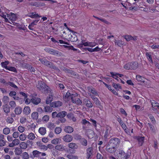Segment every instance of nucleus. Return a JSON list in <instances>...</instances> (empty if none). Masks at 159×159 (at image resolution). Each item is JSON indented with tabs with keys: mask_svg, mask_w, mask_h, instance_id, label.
Segmentation results:
<instances>
[{
	"mask_svg": "<svg viewBox=\"0 0 159 159\" xmlns=\"http://www.w3.org/2000/svg\"><path fill=\"white\" fill-rule=\"evenodd\" d=\"M22 158L23 159H29L30 158V156L27 152H25L22 154Z\"/></svg>",
	"mask_w": 159,
	"mask_h": 159,
	"instance_id": "obj_45",
	"label": "nucleus"
},
{
	"mask_svg": "<svg viewBox=\"0 0 159 159\" xmlns=\"http://www.w3.org/2000/svg\"><path fill=\"white\" fill-rule=\"evenodd\" d=\"M29 5H31L32 6H35L38 7L42 6H43V5L44 4L43 3L40 2L39 3H38L37 2H30V3H29Z\"/></svg>",
	"mask_w": 159,
	"mask_h": 159,
	"instance_id": "obj_21",
	"label": "nucleus"
},
{
	"mask_svg": "<svg viewBox=\"0 0 159 159\" xmlns=\"http://www.w3.org/2000/svg\"><path fill=\"white\" fill-rule=\"evenodd\" d=\"M136 78L137 80L139 82H143V83H144V78L139 75H136Z\"/></svg>",
	"mask_w": 159,
	"mask_h": 159,
	"instance_id": "obj_25",
	"label": "nucleus"
},
{
	"mask_svg": "<svg viewBox=\"0 0 159 159\" xmlns=\"http://www.w3.org/2000/svg\"><path fill=\"white\" fill-rule=\"evenodd\" d=\"M20 141L19 139H14L12 142L10 143L9 144V147L11 148H13L14 146L18 145L20 144Z\"/></svg>",
	"mask_w": 159,
	"mask_h": 159,
	"instance_id": "obj_11",
	"label": "nucleus"
},
{
	"mask_svg": "<svg viewBox=\"0 0 159 159\" xmlns=\"http://www.w3.org/2000/svg\"><path fill=\"white\" fill-rule=\"evenodd\" d=\"M14 119L12 117H8L6 119V121L7 123L12 124L14 122Z\"/></svg>",
	"mask_w": 159,
	"mask_h": 159,
	"instance_id": "obj_56",
	"label": "nucleus"
},
{
	"mask_svg": "<svg viewBox=\"0 0 159 159\" xmlns=\"http://www.w3.org/2000/svg\"><path fill=\"white\" fill-rule=\"evenodd\" d=\"M146 55L147 56V58L149 60V61L152 63L153 61L152 60V57L151 55L150 54V53L148 52H146Z\"/></svg>",
	"mask_w": 159,
	"mask_h": 159,
	"instance_id": "obj_47",
	"label": "nucleus"
},
{
	"mask_svg": "<svg viewBox=\"0 0 159 159\" xmlns=\"http://www.w3.org/2000/svg\"><path fill=\"white\" fill-rule=\"evenodd\" d=\"M112 86L116 90H119V89H122L120 84H116L114 83H113Z\"/></svg>",
	"mask_w": 159,
	"mask_h": 159,
	"instance_id": "obj_39",
	"label": "nucleus"
},
{
	"mask_svg": "<svg viewBox=\"0 0 159 159\" xmlns=\"http://www.w3.org/2000/svg\"><path fill=\"white\" fill-rule=\"evenodd\" d=\"M31 117L33 120H37L39 117L38 113L37 112H33L31 114Z\"/></svg>",
	"mask_w": 159,
	"mask_h": 159,
	"instance_id": "obj_32",
	"label": "nucleus"
},
{
	"mask_svg": "<svg viewBox=\"0 0 159 159\" xmlns=\"http://www.w3.org/2000/svg\"><path fill=\"white\" fill-rule=\"evenodd\" d=\"M26 120V119L25 117H22L20 119V122L21 124L25 123Z\"/></svg>",
	"mask_w": 159,
	"mask_h": 159,
	"instance_id": "obj_63",
	"label": "nucleus"
},
{
	"mask_svg": "<svg viewBox=\"0 0 159 159\" xmlns=\"http://www.w3.org/2000/svg\"><path fill=\"white\" fill-rule=\"evenodd\" d=\"M52 107L49 106H45L44 107V110L46 112H51L52 111L53 109L52 108Z\"/></svg>",
	"mask_w": 159,
	"mask_h": 159,
	"instance_id": "obj_35",
	"label": "nucleus"
},
{
	"mask_svg": "<svg viewBox=\"0 0 159 159\" xmlns=\"http://www.w3.org/2000/svg\"><path fill=\"white\" fill-rule=\"evenodd\" d=\"M148 116L151 120V121L153 123L155 122V120L154 116L151 114H149Z\"/></svg>",
	"mask_w": 159,
	"mask_h": 159,
	"instance_id": "obj_61",
	"label": "nucleus"
},
{
	"mask_svg": "<svg viewBox=\"0 0 159 159\" xmlns=\"http://www.w3.org/2000/svg\"><path fill=\"white\" fill-rule=\"evenodd\" d=\"M144 137L138 136L137 137V140L139 142V144L142 146L144 142Z\"/></svg>",
	"mask_w": 159,
	"mask_h": 159,
	"instance_id": "obj_27",
	"label": "nucleus"
},
{
	"mask_svg": "<svg viewBox=\"0 0 159 159\" xmlns=\"http://www.w3.org/2000/svg\"><path fill=\"white\" fill-rule=\"evenodd\" d=\"M25 130V128L22 126H19L18 127V130L20 133L23 132Z\"/></svg>",
	"mask_w": 159,
	"mask_h": 159,
	"instance_id": "obj_64",
	"label": "nucleus"
},
{
	"mask_svg": "<svg viewBox=\"0 0 159 159\" xmlns=\"http://www.w3.org/2000/svg\"><path fill=\"white\" fill-rule=\"evenodd\" d=\"M111 128L109 126L107 125L106 127L105 131L104 137L105 139H107L108 137L111 134Z\"/></svg>",
	"mask_w": 159,
	"mask_h": 159,
	"instance_id": "obj_10",
	"label": "nucleus"
},
{
	"mask_svg": "<svg viewBox=\"0 0 159 159\" xmlns=\"http://www.w3.org/2000/svg\"><path fill=\"white\" fill-rule=\"evenodd\" d=\"M8 85L12 87V88H14L15 89H18L17 86L13 82H8L7 83V86Z\"/></svg>",
	"mask_w": 159,
	"mask_h": 159,
	"instance_id": "obj_46",
	"label": "nucleus"
},
{
	"mask_svg": "<svg viewBox=\"0 0 159 159\" xmlns=\"http://www.w3.org/2000/svg\"><path fill=\"white\" fill-rule=\"evenodd\" d=\"M55 148L59 151H63L65 150V146L61 144L57 145L55 146Z\"/></svg>",
	"mask_w": 159,
	"mask_h": 159,
	"instance_id": "obj_20",
	"label": "nucleus"
},
{
	"mask_svg": "<svg viewBox=\"0 0 159 159\" xmlns=\"http://www.w3.org/2000/svg\"><path fill=\"white\" fill-rule=\"evenodd\" d=\"M47 126L48 128L51 129H53L55 127L54 124L51 122H49L47 124Z\"/></svg>",
	"mask_w": 159,
	"mask_h": 159,
	"instance_id": "obj_42",
	"label": "nucleus"
},
{
	"mask_svg": "<svg viewBox=\"0 0 159 159\" xmlns=\"http://www.w3.org/2000/svg\"><path fill=\"white\" fill-rule=\"evenodd\" d=\"M0 16H1L4 19V21L6 22H9L8 19L6 17V15L3 12L1 11V10L0 9Z\"/></svg>",
	"mask_w": 159,
	"mask_h": 159,
	"instance_id": "obj_37",
	"label": "nucleus"
},
{
	"mask_svg": "<svg viewBox=\"0 0 159 159\" xmlns=\"http://www.w3.org/2000/svg\"><path fill=\"white\" fill-rule=\"evenodd\" d=\"M62 104V102L60 101L54 102L50 104V106L53 107H57L61 106Z\"/></svg>",
	"mask_w": 159,
	"mask_h": 159,
	"instance_id": "obj_14",
	"label": "nucleus"
},
{
	"mask_svg": "<svg viewBox=\"0 0 159 159\" xmlns=\"http://www.w3.org/2000/svg\"><path fill=\"white\" fill-rule=\"evenodd\" d=\"M3 108L4 111L6 113H8L10 112V108L7 105L3 106Z\"/></svg>",
	"mask_w": 159,
	"mask_h": 159,
	"instance_id": "obj_40",
	"label": "nucleus"
},
{
	"mask_svg": "<svg viewBox=\"0 0 159 159\" xmlns=\"http://www.w3.org/2000/svg\"><path fill=\"white\" fill-rule=\"evenodd\" d=\"M78 94L77 93H75L74 94L71 93L70 95V98L71 99V101H72V100L74 99H75V98L77 97L78 96Z\"/></svg>",
	"mask_w": 159,
	"mask_h": 159,
	"instance_id": "obj_62",
	"label": "nucleus"
},
{
	"mask_svg": "<svg viewBox=\"0 0 159 159\" xmlns=\"http://www.w3.org/2000/svg\"><path fill=\"white\" fill-rule=\"evenodd\" d=\"M61 131V129L60 127H57L55 129V132L57 134H60Z\"/></svg>",
	"mask_w": 159,
	"mask_h": 159,
	"instance_id": "obj_60",
	"label": "nucleus"
},
{
	"mask_svg": "<svg viewBox=\"0 0 159 159\" xmlns=\"http://www.w3.org/2000/svg\"><path fill=\"white\" fill-rule=\"evenodd\" d=\"M67 30L70 31L72 32L71 34H70L69 35V39H70V40L72 42H75L78 40L77 36L74 33V31L71 30H70L69 28H67Z\"/></svg>",
	"mask_w": 159,
	"mask_h": 159,
	"instance_id": "obj_6",
	"label": "nucleus"
},
{
	"mask_svg": "<svg viewBox=\"0 0 159 159\" xmlns=\"http://www.w3.org/2000/svg\"><path fill=\"white\" fill-rule=\"evenodd\" d=\"M120 142V139H119L116 138H113L110 140L109 143L116 147V146L119 144Z\"/></svg>",
	"mask_w": 159,
	"mask_h": 159,
	"instance_id": "obj_7",
	"label": "nucleus"
},
{
	"mask_svg": "<svg viewBox=\"0 0 159 159\" xmlns=\"http://www.w3.org/2000/svg\"><path fill=\"white\" fill-rule=\"evenodd\" d=\"M93 148L92 147L86 149L87 159H90L93 155Z\"/></svg>",
	"mask_w": 159,
	"mask_h": 159,
	"instance_id": "obj_9",
	"label": "nucleus"
},
{
	"mask_svg": "<svg viewBox=\"0 0 159 159\" xmlns=\"http://www.w3.org/2000/svg\"><path fill=\"white\" fill-rule=\"evenodd\" d=\"M45 86V83L41 81H39L37 84V87L38 89H42L43 86Z\"/></svg>",
	"mask_w": 159,
	"mask_h": 159,
	"instance_id": "obj_44",
	"label": "nucleus"
},
{
	"mask_svg": "<svg viewBox=\"0 0 159 159\" xmlns=\"http://www.w3.org/2000/svg\"><path fill=\"white\" fill-rule=\"evenodd\" d=\"M127 41H129L131 40L132 36L130 35H126L123 36Z\"/></svg>",
	"mask_w": 159,
	"mask_h": 159,
	"instance_id": "obj_54",
	"label": "nucleus"
},
{
	"mask_svg": "<svg viewBox=\"0 0 159 159\" xmlns=\"http://www.w3.org/2000/svg\"><path fill=\"white\" fill-rule=\"evenodd\" d=\"M41 99L39 98H34L31 99V102L35 105H37L41 102Z\"/></svg>",
	"mask_w": 159,
	"mask_h": 159,
	"instance_id": "obj_15",
	"label": "nucleus"
},
{
	"mask_svg": "<svg viewBox=\"0 0 159 159\" xmlns=\"http://www.w3.org/2000/svg\"><path fill=\"white\" fill-rule=\"evenodd\" d=\"M44 50L47 52L54 55H61V54L57 51L50 48H46L44 49Z\"/></svg>",
	"mask_w": 159,
	"mask_h": 159,
	"instance_id": "obj_8",
	"label": "nucleus"
},
{
	"mask_svg": "<svg viewBox=\"0 0 159 159\" xmlns=\"http://www.w3.org/2000/svg\"><path fill=\"white\" fill-rule=\"evenodd\" d=\"M49 97L46 100V103L47 104L50 103L52 101L53 99V97L52 96V93H50Z\"/></svg>",
	"mask_w": 159,
	"mask_h": 159,
	"instance_id": "obj_28",
	"label": "nucleus"
},
{
	"mask_svg": "<svg viewBox=\"0 0 159 159\" xmlns=\"http://www.w3.org/2000/svg\"><path fill=\"white\" fill-rule=\"evenodd\" d=\"M116 147H115L113 145H111L108 143V144L107 145L106 150L108 152L113 153H114L116 150Z\"/></svg>",
	"mask_w": 159,
	"mask_h": 159,
	"instance_id": "obj_3",
	"label": "nucleus"
},
{
	"mask_svg": "<svg viewBox=\"0 0 159 159\" xmlns=\"http://www.w3.org/2000/svg\"><path fill=\"white\" fill-rule=\"evenodd\" d=\"M39 60L46 66L55 70H58V68L53 65V64L48 61L45 58H39Z\"/></svg>",
	"mask_w": 159,
	"mask_h": 159,
	"instance_id": "obj_2",
	"label": "nucleus"
},
{
	"mask_svg": "<svg viewBox=\"0 0 159 159\" xmlns=\"http://www.w3.org/2000/svg\"><path fill=\"white\" fill-rule=\"evenodd\" d=\"M129 158V155L123 150H121L118 155V159H127Z\"/></svg>",
	"mask_w": 159,
	"mask_h": 159,
	"instance_id": "obj_5",
	"label": "nucleus"
},
{
	"mask_svg": "<svg viewBox=\"0 0 159 159\" xmlns=\"http://www.w3.org/2000/svg\"><path fill=\"white\" fill-rule=\"evenodd\" d=\"M39 132L42 135H44L46 132V128L44 127H40L39 128Z\"/></svg>",
	"mask_w": 159,
	"mask_h": 159,
	"instance_id": "obj_29",
	"label": "nucleus"
},
{
	"mask_svg": "<svg viewBox=\"0 0 159 159\" xmlns=\"http://www.w3.org/2000/svg\"><path fill=\"white\" fill-rule=\"evenodd\" d=\"M10 132V129L7 127L4 128L3 129V133L7 135L9 134Z\"/></svg>",
	"mask_w": 159,
	"mask_h": 159,
	"instance_id": "obj_50",
	"label": "nucleus"
},
{
	"mask_svg": "<svg viewBox=\"0 0 159 159\" xmlns=\"http://www.w3.org/2000/svg\"><path fill=\"white\" fill-rule=\"evenodd\" d=\"M72 102L78 105H81L83 101L82 102V100L79 98H75L74 99L72 100Z\"/></svg>",
	"mask_w": 159,
	"mask_h": 159,
	"instance_id": "obj_22",
	"label": "nucleus"
},
{
	"mask_svg": "<svg viewBox=\"0 0 159 159\" xmlns=\"http://www.w3.org/2000/svg\"><path fill=\"white\" fill-rule=\"evenodd\" d=\"M45 87L46 88H44L42 89L41 91L42 93L46 94H48V93H51V90L48 86L46 85Z\"/></svg>",
	"mask_w": 159,
	"mask_h": 159,
	"instance_id": "obj_18",
	"label": "nucleus"
},
{
	"mask_svg": "<svg viewBox=\"0 0 159 159\" xmlns=\"http://www.w3.org/2000/svg\"><path fill=\"white\" fill-rule=\"evenodd\" d=\"M68 146L70 148L73 149H76L78 147V146L77 144L76 143H69L68 144Z\"/></svg>",
	"mask_w": 159,
	"mask_h": 159,
	"instance_id": "obj_34",
	"label": "nucleus"
},
{
	"mask_svg": "<svg viewBox=\"0 0 159 159\" xmlns=\"http://www.w3.org/2000/svg\"><path fill=\"white\" fill-rule=\"evenodd\" d=\"M14 152L16 155H19L21 154L22 153V149L20 148L17 147L15 148Z\"/></svg>",
	"mask_w": 159,
	"mask_h": 159,
	"instance_id": "obj_26",
	"label": "nucleus"
},
{
	"mask_svg": "<svg viewBox=\"0 0 159 159\" xmlns=\"http://www.w3.org/2000/svg\"><path fill=\"white\" fill-rule=\"evenodd\" d=\"M93 101L97 106H99L100 105V102L97 98H95V99Z\"/></svg>",
	"mask_w": 159,
	"mask_h": 159,
	"instance_id": "obj_59",
	"label": "nucleus"
},
{
	"mask_svg": "<svg viewBox=\"0 0 159 159\" xmlns=\"http://www.w3.org/2000/svg\"><path fill=\"white\" fill-rule=\"evenodd\" d=\"M27 136L25 134H22L19 136V139L20 140L24 141L26 139Z\"/></svg>",
	"mask_w": 159,
	"mask_h": 159,
	"instance_id": "obj_43",
	"label": "nucleus"
},
{
	"mask_svg": "<svg viewBox=\"0 0 159 159\" xmlns=\"http://www.w3.org/2000/svg\"><path fill=\"white\" fill-rule=\"evenodd\" d=\"M49 116H48L46 115L44 116L42 118V120L43 121L47 122L49 120Z\"/></svg>",
	"mask_w": 159,
	"mask_h": 159,
	"instance_id": "obj_58",
	"label": "nucleus"
},
{
	"mask_svg": "<svg viewBox=\"0 0 159 159\" xmlns=\"http://www.w3.org/2000/svg\"><path fill=\"white\" fill-rule=\"evenodd\" d=\"M67 114V112L65 111L59 112L58 113V118H63Z\"/></svg>",
	"mask_w": 159,
	"mask_h": 159,
	"instance_id": "obj_24",
	"label": "nucleus"
},
{
	"mask_svg": "<svg viewBox=\"0 0 159 159\" xmlns=\"http://www.w3.org/2000/svg\"><path fill=\"white\" fill-rule=\"evenodd\" d=\"M9 62L8 61H5L4 62H3L1 63V65L2 67L5 68L7 70L8 67L7 65L9 64Z\"/></svg>",
	"mask_w": 159,
	"mask_h": 159,
	"instance_id": "obj_38",
	"label": "nucleus"
},
{
	"mask_svg": "<svg viewBox=\"0 0 159 159\" xmlns=\"http://www.w3.org/2000/svg\"><path fill=\"white\" fill-rule=\"evenodd\" d=\"M70 94L71 93H70L67 92L66 93V94H65V93L63 94V98L65 99L70 98Z\"/></svg>",
	"mask_w": 159,
	"mask_h": 159,
	"instance_id": "obj_55",
	"label": "nucleus"
},
{
	"mask_svg": "<svg viewBox=\"0 0 159 159\" xmlns=\"http://www.w3.org/2000/svg\"><path fill=\"white\" fill-rule=\"evenodd\" d=\"M31 112V110L29 106L25 107H24L23 109L24 113L26 115L29 114Z\"/></svg>",
	"mask_w": 159,
	"mask_h": 159,
	"instance_id": "obj_23",
	"label": "nucleus"
},
{
	"mask_svg": "<svg viewBox=\"0 0 159 159\" xmlns=\"http://www.w3.org/2000/svg\"><path fill=\"white\" fill-rule=\"evenodd\" d=\"M81 143L82 145L86 146L87 145V140L84 138H82L81 141Z\"/></svg>",
	"mask_w": 159,
	"mask_h": 159,
	"instance_id": "obj_53",
	"label": "nucleus"
},
{
	"mask_svg": "<svg viewBox=\"0 0 159 159\" xmlns=\"http://www.w3.org/2000/svg\"><path fill=\"white\" fill-rule=\"evenodd\" d=\"M62 139L66 142H69L73 140L72 136L70 134H66L62 138Z\"/></svg>",
	"mask_w": 159,
	"mask_h": 159,
	"instance_id": "obj_13",
	"label": "nucleus"
},
{
	"mask_svg": "<svg viewBox=\"0 0 159 159\" xmlns=\"http://www.w3.org/2000/svg\"><path fill=\"white\" fill-rule=\"evenodd\" d=\"M93 17H94L95 18L100 20L102 22L105 24H108L109 23V22L104 19H103V18H100L97 16H95L94 15L93 16Z\"/></svg>",
	"mask_w": 159,
	"mask_h": 159,
	"instance_id": "obj_36",
	"label": "nucleus"
},
{
	"mask_svg": "<svg viewBox=\"0 0 159 159\" xmlns=\"http://www.w3.org/2000/svg\"><path fill=\"white\" fill-rule=\"evenodd\" d=\"M59 141V139L58 138H56L53 139L51 141V143L54 144H57Z\"/></svg>",
	"mask_w": 159,
	"mask_h": 159,
	"instance_id": "obj_57",
	"label": "nucleus"
},
{
	"mask_svg": "<svg viewBox=\"0 0 159 159\" xmlns=\"http://www.w3.org/2000/svg\"><path fill=\"white\" fill-rule=\"evenodd\" d=\"M150 47L152 49H159V45L157 44L156 43L151 45Z\"/></svg>",
	"mask_w": 159,
	"mask_h": 159,
	"instance_id": "obj_51",
	"label": "nucleus"
},
{
	"mask_svg": "<svg viewBox=\"0 0 159 159\" xmlns=\"http://www.w3.org/2000/svg\"><path fill=\"white\" fill-rule=\"evenodd\" d=\"M11 15H10L9 14H6L7 15V17L9 18L10 20H11L12 21H15L16 19V15L13 13H11Z\"/></svg>",
	"mask_w": 159,
	"mask_h": 159,
	"instance_id": "obj_17",
	"label": "nucleus"
},
{
	"mask_svg": "<svg viewBox=\"0 0 159 159\" xmlns=\"http://www.w3.org/2000/svg\"><path fill=\"white\" fill-rule=\"evenodd\" d=\"M115 45L119 47H121L124 44V43L121 40H115L114 41Z\"/></svg>",
	"mask_w": 159,
	"mask_h": 159,
	"instance_id": "obj_33",
	"label": "nucleus"
},
{
	"mask_svg": "<svg viewBox=\"0 0 159 159\" xmlns=\"http://www.w3.org/2000/svg\"><path fill=\"white\" fill-rule=\"evenodd\" d=\"M66 157L69 159H78V157L77 156L71 154L67 155Z\"/></svg>",
	"mask_w": 159,
	"mask_h": 159,
	"instance_id": "obj_48",
	"label": "nucleus"
},
{
	"mask_svg": "<svg viewBox=\"0 0 159 159\" xmlns=\"http://www.w3.org/2000/svg\"><path fill=\"white\" fill-rule=\"evenodd\" d=\"M30 140H33L35 138L34 134L32 133H30L27 136Z\"/></svg>",
	"mask_w": 159,
	"mask_h": 159,
	"instance_id": "obj_41",
	"label": "nucleus"
},
{
	"mask_svg": "<svg viewBox=\"0 0 159 159\" xmlns=\"http://www.w3.org/2000/svg\"><path fill=\"white\" fill-rule=\"evenodd\" d=\"M20 148L22 149H25L27 148V144L26 143L22 142L20 143Z\"/></svg>",
	"mask_w": 159,
	"mask_h": 159,
	"instance_id": "obj_30",
	"label": "nucleus"
},
{
	"mask_svg": "<svg viewBox=\"0 0 159 159\" xmlns=\"http://www.w3.org/2000/svg\"><path fill=\"white\" fill-rule=\"evenodd\" d=\"M138 66V63L136 61H133L128 63L124 66V68L126 70H134L136 69Z\"/></svg>",
	"mask_w": 159,
	"mask_h": 159,
	"instance_id": "obj_1",
	"label": "nucleus"
},
{
	"mask_svg": "<svg viewBox=\"0 0 159 159\" xmlns=\"http://www.w3.org/2000/svg\"><path fill=\"white\" fill-rule=\"evenodd\" d=\"M62 70L68 73H70L71 74H72L73 72L72 71V70L68 69L67 68L65 67H63L61 68Z\"/></svg>",
	"mask_w": 159,
	"mask_h": 159,
	"instance_id": "obj_49",
	"label": "nucleus"
},
{
	"mask_svg": "<svg viewBox=\"0 0 159 159\" xmlns=\"http://www.w3.org/2000/svg\"><path fill=\"white\" fill-rule=\"evenodd\" d=\"M32 155H30L31 158L33 159L35 157H39L41 154V152L37 150H34L32 152Z\"/></svg>",
	"mask_w": 159,
	"mask_h": 159,
	"instance_id": "obj_12",
	"label": "nucleus"
},
{
	"mask_svg": "<svg viewBox=\"0 0 159 159\" xmlns=\"http://www.w3.org/2000/svg\"><path fill=\"white\" fill-rule=\"evenodd\" d=\"M22 111V108L20 107H16L15 110L16 114L19 115L20 114Z\"/></svg>",
	"mask_w": 159,
	"mask_h": 159,
	"instance_id": "obj_31",
	"label": "nucleus"
},
{
	"mask_svg": "<svg viewBox=\"0 0 159 159\" xmlns=\"http://www.w3.org/2000/svg\"><path fill=\"white\" fill-rule=\"evenodd\" d=\"M83 105L87 107L92 108L93 107V104L89 98H84L83 100Z\"/></svg>",
	"mask_w": 159,
	"mask_h": 159,
	"instance_id": "obj_4",
	"label": "nucleus"
},
{
	"mask_svg": "<svg viewBox=\"0 0 159 159\" xmlns=\"http://www.w3.org/2000/svg\"><path fill=\"white\" fill-rule=\"evenodd\" d=\"M64 131L67 133H71L74 131L73 128L70 126H66L64 128Z\"/></svg>",
	"mask_w": 159,
	"mask_h": 159,
	"instance_id": "obj_16",
	"label": "nucleus"
},
{
	"mask_svg": "<svg viewBox=\"0 0 159 159\" xmlns=\"http://www.w3.org/2000/svg\"><path fill=\"white\" fill-rule=\"evenodd\" d=\"M7 70L14 72H16V68L12 66H8Z\"/></svg>",
	"mask_w": 159,
	"mask_h": 159,
	"instance_id": "obj_52",
	"label": "nucleus"
},
{
	"mask_svg": "<svg viewBox=\"0 0 159 159\" xmlns=\"http://www.w3.org/2000/svg\"><path fill=\"white\" fill-rule=\"evenodd\" d=\"M87 89L89 92L91 93L95 96H98V94L97 91L94 88L92 87H87Z\"/></svg>",
	"mask_w": 159,
	"mask_h": 159,
	"instance_id": "obj_19",
	"label": "nucleus"
}]
</instances>
